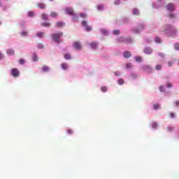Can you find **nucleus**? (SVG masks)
Masks as SVG:
<instances>
[{
	"instance_id": "33",
	"label": "nucleus",
	"mask_w": 179,
	"mask_h": 179,
	"mask_svg": "<svg viewBox=\"0 0 179 179\" xmlns=\"http://www.w3.org/2000/svg\"><path fill=\"white\" fill-rule=\"evenodd\" d=\"M126 68H127V69H129L132 68V64L131 63H127L126 64Z\"/></svg>"
},
{
	"instance_id": "9",
	"label": "nucleus",
	"mask_w": 179,
	"mask_h": 179,
	"mask_svg": "<svg viewBox=\"0 0 179 179\" xmlns=\"http://www.w3.org/2000/svg\"><path fill=\"white\" fill-rule=\"evenodd\" d=\"M145 54H152L153 52V49L150 47H147L144 49Z\"/></svg>"
},
{
	"instance_id": "37",
	"label": "nucleus",
	"mask_w": 179,
	"mask_h": 179,
	"mask_svg": "<svg viewBox=\"0 0 179 179\" xmlns=\"http://www.w3.org/2000/svg\"><path fill=\"white\" fill-rule=\"evenodd\" d=\"M160 105H159V103H156L154 105V108L155 110H158V108H159Z\"/></svg>"
},
{
	"instance_id": "40",
	"label": "nucleus",
	"mask_w": 179,
	"mask_h": 179,
	"mask_svg": "<svg viewBox=\"0 0 179 179\" xmlns=\"http://www.w3.org/2000/svg\"><path fill=\"white\" fill-rule=\"evenodd\" d=\"M156 69H157V71H160V69H162V65H157Z\"/></svg>"
},
{
	"instance_id": "52",
	"label": "nucleus",
	"mask_w": 179,
	"mask_h": 179,
	"mask_svg": "<svg viewBox=\"0 0 179 179\" xmlns=\"http://www.w3.org/2000/svg\"><path fill=\"white\" fill-rule=\"evenodd\" d=\"M101 33H102L103 34H107V31H106V30H101Z\"/></svg>"
},
{
	"instance_id": "17",
	"label": "nucleus",
	"mask_w": 179,
	"mask_h": 179,
	"mask_svg": "<svg viewBox=\"0 0 179 179\" xmlns=\"http://www.w3.org/2000/svg\"><path fill=\"white\" fill-rule=\"evenodd\" d=\"M41 19H43V20H48V15H47V14H42L41 15Z\"/></svg>"
},
{
	"instance_id": "27",
	"label": "nucleus",
	"mask_w": 179,
	"mask_h": 179,
	"mask_svg": "<svg viewBox=\"0 0 179 179\" xmlns=\"http://www.w3.org/2000/svg\"><path fill=\"white\" fill-rule=\"evenodd\" d=\"M65 59H71V55L69 53H66L64 55Z\"/></svg>"
},
{
	"instance_id": "20",
	"label": "nucleus",
	"mask_w": 179,
	"mask_h": 179,
	"mask_svg": "<svg viewBox=\"0 0 179 179\" xmlns=\"http://www.w3.org/2000/svg\"><path fill=\"white\" fill-rule=\"evenodd\" d=\"M62 69L66 70L68 69V64L66 63H63L61 64Z\"/></svg>"
},
{
	"instance_id": "45",
	"label": "nucleus",
	"mask_w": 179,
	"mask_h": 179,
	"mask_svg": "<svg viewBox=\"0 0 179 179\" xmlns=\"http://www.w3.org/2000/svg\"><path fill=\"white\" fill-rule=\"evenodd\" d=\"M169 17L170 19H174V17H176V15L174 14H170Z\"/></svg>"
},
{
	"instance_id": "30",
	"label": "nucleus",
	"mask_w": 179,
	"mask_h": 179,
	"mask_svg": "<svg viewBox=\"0 0 179 179\" xmlns=\"http://www.w3.org/2000/svg\"><path fill=\"white\" fill-rule=\"evenodd\" d=\"M165 89H164V86H163V85H161L160 87H159V92H161V93H163V92H165Z\"/></svg>"
},
{
	"instance_id": "16",
	"label": "nucleus",
	"mask_w": 179,
	"mask_h": 179,
	"mask_svg": "<svg viewBox=\"0 0 179 179\" xmlns=\"http://www.w3.org/2000/svg\"><path fill=\"white\" fill-rule=\"evenodd\" d=\"M32 59L34 62L38 61V58L37 57V55L36 53L33 54Z\"/></svg>"
},
{
	"instance_id": "39",
	"label": "nucleus",
	"mask_w": 179,
	"mask_h": 179,
	"mask_svg": "<svg viewBox=\"0 0 179 179\" xmlns=\"http://www.w3.org/2000/svg\"><path fill=\"white\" fill-rule=\"evenodd\" d=\"M24 62H26V61H24V59H21L19 61V63L20 64V65H23V64H24Z\"/></svg>"
},
{
	"instance_id": "14",
	"label": "nucleus",
	"mask_w": 179,
	"mask_h": 179,
	"mask_svg": "<svg viewBox=\"0 0 179 179\" xmlns=\"http://www.w3.org/2000/svg\"><path fill=\"white\" fill-rule=\"evenodd\" d=\"M56 27H64V26H65V23L62 22H57L56 23Z\"/></svg>"
},
{
	"instance_id": "8",
	"label": "nucleus",
	"mask_w": 179,
	"mask_h": 179,
	"mask_svg": "<svg viewBox=\"0 0 179 179\" xmlns=\"http://www.w3.org/2000/svg\"><path fill=\"white\" fill-rule=\"evenodd\" d=\"M73 45L74 48H76V50H82V45H80V43H79L78 41L74 42Z\"/></svg>"
},
{
	"instance_id": "53",
	"label": "nucleus",
	"mask_w": 179,
	"mask_h": 179,
	"mask_svg": "<svg viewBox=\"0 0 179 179\" xmlns=\"http://www.w3.org/2000/svg\"><path fill=\"white\" fill-rule=\"evenodd\" d=\"M175 104H176V106L178 107V106H179V101H176V102H175Z\"/></svg>"
},
{
	"instance_id": "34",
	"label": "nucleus",
	"mask_w": 179,
	"mask_h": 179,
	"mask_svg": "<svg viewBox=\"0 0 179 179\" xmlns=\"http://www.w3.org/2000/svg\"><path fill=\"white\" fill-rule=\"evenodd\" d=\"M117 83H119V85H124V80L122 78L119 79Z\"/></svg>"
},
{
	"instance_id": "6",
	"label": "nucleus",
	"mask_w": 179,
	"mask_h": 179,
	"mask_svg": "<svg viewBox=\"0 0 179 179\" xmlns=\"http://www.w3.org/2000/svg\"><path fill=\"white\" fill-rule=\"evenodd\" d=\"M144 29H145V25H143V24H139L138 29H134L133 31H134V33H139L141 31L143 30Z\"/></svg>"
},
{
	"instance_id": "35",
	"label": "nucleus",
	"mask_w": 179,
	"mask_h": 179,
	"mask_svg": "<svg viewBox=\"0 0 179 179\" xmlns=\"http://www.w3.org/2000/svg\"><path fill=\"white\" fill-rule=\"evenodd\" d=\"M120 30L113 31L114 36H118V34H120Z\"/></svg>"
},
{
	"instance_id": "2",
	"label": "nucleus",
	"mask_w": 179,
	"mask_h": 179,
	"mask_svg": "<svg viewBox=\"0 0 179 179\" xmlns=\"http://www.w3.org/2000/svg\"><path fill=\"white\" fill-rule=\"evenodd\" d=\"M63 36H64V34L61 31L52 34V41H55V43H57V44H59V43H61L60 39L62 38V37H63Z\"/></svg>"
},
{
	"instance_id": "49",
	"label": "nucleus",
	"mask_w": 179,
	"mask_h": 179,
	"mask_svg": "<svg viewBox=\"0 0 179 179\" xmlns=\"http://www.w3.org/2000/svg\"><path fill=\"white\" fill-rule=\"evenodd\" d=\"M3 58H5V56L3 55V54L0 52V59H3Z\"/></svg>"
},
{
	"instance_id": "36",
	"label": "nucleus",
	"mask_w": 179,
	"mask_h": 179,
	"mask_svg": "<svg viewBox=\"0 0 179 179\" xmlns=\"http://www.w3.org/2000/svg\"><path fill=\"white\" fill-rule=\"evenodd\" d=\"M97 9H99V10H101V9H104V6L99 5L97 6Z\"/></svg>"
},
{
	"instance_id": "21",
	"label": "nucleus",
	"mask_w": 179,
	"mask_h": 179,
	"mask_svg": "<svg viewBox=\"0 0 179 179\" xmlns=\"http://www.w3.org/2000/svg\"><path fill=\"white\" fill-rule=\"evenodd\" d=\"M50 16L51 17H57V16H58V13L57 12L53 11L50 13Z\"/></svg>"
},
{
	"instance_id": "25",
	"label": "nucleus",
	"mask_w": 179,
	"mask_h": 179,
	"mask_svg": "<svg viewBox=\"0 0 179 179\" xmlns=\"http://www.w3.org/2000/svg\"><path fill=\"white\" fill-rule=\"evenodd\" d=\"M175 117H176V113H174V112L169 113V117L170 118H174Z\"/></svg>"
},
{
	"instance_id": "42",
	"label": "nucleus",
	"mask_w": 179,
	"mask_h": 179,
	"mask_svg": "<svg viewBox=\"0 0 179 179\" xmlns=\"http://www.w3.org/2000/svg\"><path fill=\"white\" fill-rule=\"evenodd\" d=\"M28 15H29V16L30 17H32V16H34V13H33V12H29V13H28Z\"/></svg>"
},
{
	"instance_id": "55",
	"label": "nucleus",
	"mask_w": 179,
	"mask_h": 179,
	"mask_svg": "<svg viewBox=\"0 0 179 179\" xmlns=\"http://www.w3.org/2000/svg\"><path fill=\"white\" fill-rule=\"evenodd\" d=\"M51 2H52V1H54V0H50Z\"/></svg>"
},
{
	"instance_id": "56",
	"label": "nucleus",
	"mask_w": 179,
	"mask_h": 179,
	"mask_svg": "<svg viewBox=\"0 0 179 179\" xmlns=\"http://www.w3.org/2000/svg\"><path fill=\"white\" fill-rule=\"evenodd\" d=\"M0 24H1V22H0Z\"/></svg>"
},
{
	"instance_id": "7",
	"label": "nucleus",
	"mask_w": 179,
	"mask_h": 179,
	"mask_svg": "<svg viewBox=\"0 0 179 179\" xmlns=\"http://www.w3.org/2000/svg\"><path fill=\"white\" fill-rule=\"evenodd\" d=\"M82 24H83V26H84V27H85L86 31H91L92 27L87 25V21H83Z\"/></svg>"
},
{
	"instance_id": "5",
	"label": "nucleus",
	"mask_w": 179,
	"mask_h": 179,
	"mask_svg": "<svg viewBox=\"0 0 179 179\" xmlns=\"http://www.w3.org/2000/svg\"><path fill=\"white\" fill-rule=\"evenodd\" d=\"M11 75L13 76V78H17L19 77V75H20V73L19 72V69L14 68L11 70Z\"/></svg>"
},
{
	"instance_id": "3",
	"label": "nucleus",
	"mask_w": 179,
	"mask_h": 179,
	"mask_svg": "<svg viewBox=\"0 0 179 179\" xmlns=\"http://www.w3.org/2000/svg\"><path fill=\"white\" fill-rule=\"evenodd\" d=\"M66 13L67 15H70V16H73V22H76V17H75V14H74V13H73V8H67L66 9Z\"/></svg>"
},
{
	"instance_id": "4",
	"label": "nucleus",
	"mask_w": 179,
	"mask_h": 179,
	"mask_svg": "<svg viewBox=\"0 0 179 179\" xmlns=\"http://www.w3.org/2000/svg\"><path fill=\"white\" fill-rule=\"evenodd\" d=\"M131 40L130 38H124L123 36H120L117 38V43H131Z\"/></svg>"
},
{
	"instance_id": "28",
	"label": "nucleus",
	"mask_w": 179,
	"mask_h": 179,
	"mask_svg": "<svg viewBox=\"0 0 179 179\" xmlns=\"http://www.w3.org/2000/svg\"><path fill=\"white\" fill-rule=\"evenodd\" d=\"M44 34H45L44 32H38L36 36L37 37L41 38L43 37V36H44Z\"/></svg>"
},
{
	"instance_id": "54",
	"label": "nucleus",
	"mask_w": 179,
	"mask_h": 179,
	"mask_svg": "<svg viewBox=\"0 0 179 179\" xmlns=\"http://www.w3.org/2000/svg\"><path fill=\"white\" fill-rule=\"evenodd\" d=\"M1 6H2V3H0V8H1Z\"/></svg>"
},
{
	"instance_id": "1",
	"label": "nucleus",
	"mask_w": 179,
	"mask_h": 179,
	"mask_svg": "<svg viewBox=\"0 0 179 179\" xmlns=\"http://www.w3.org/2000/svg\"><path fill=\"white\" fill-rule=\"evenodd\" d=\"M176 29L171 24L165 25L160 31V34H168L171 36V33H176Z\"/></svg>"
},
{
	"instance_id": "38",
	"label": "nucleus",
	"mask_w": 179,
	"mask_h": 179,
	"mask_svg": "<svg viewBox=\"0 0 179 179\" xmlns=\"http://www.w3.org/2000/svg\"><path fill=\"white\" fill-rule=\"evenodd\" d=\"M22 36H29V32L28 31H22L21 32Z\"/></svg>"
},
{
	"instance_id": "48",
	"label": "nucleus",
	"mask_w": 179,
	"mask_h": 179,
	"mask_svg": "<svg viewBox=\"0 0 179 179\" xmlns=\"http://www.w3.org/2000/svg\"><path fill=\"white\" fill-rule=\"evenodd\" d=\"M159 56L162 57V58H164V53L159 52Z\"/></svg>"
},
{
	"instance_id": "11",
	"label": "nucleus",
	"mask_w": 179,
	"mask_h": 179,
	"mask_svg": "<svg viewBox=\"0 0 179 179\" xmlns=\"http://www.w3.org/2000/svg\"><path fill=\"white\" fill-rule=\"evenodd\" d=\"M97 42H92L90 43L91 48H93V50H97Z\"/></svg>"
},
{
	"instance_id": "10",
	"label": "nucleus",
	"mask_w": 179,
	"mask_h": 179,
	"mask_svg": "<svg viewBox=\"0 0 179 179\" xmlns=\"http://www.w3.org/2000/svg\"><path fill=\"white\" fill-rule=\"evenodd\" d=\"M166 9L169 10L170 12H172V10H174V5L173 3H170L166 6Z\"/></svg>"
},
{
	"instance_id": "50",
	"label": "nucleus",
	"mask_w": 179,
	"mask_h": 179,
	"mask_svg": "<svg viewBox=\"0 0 179 179\" xmlns=\"http://www.w3.org/2000/svg\"><path fill=\"white\" fill-rule=\"evenodd\" d=\"M166 87H173V85H171V83H168V84L166 85Z\"/></svg>"
},
{
	"instance_id": "13",
	"label": "nucleus",
	"mask_w": 179,
	"mask_h": 179,
	"mask_svg": "<svg viewBox=\"0 0 179 179\" xmlns=\"http://www.w3.org/2000/svg\"><path fill=\"white\" fill-rule=\"evenodd\" d=\"M131 52L129 51H126L124 52L123 57L124 58H131Z\"/></svg>"
},
{
	"instance_id": "15",
	"label": "nucleus",
	"mask_w": 179,
	"mask_h": 179,
	"mask_svg": "<svg viewBox=\"0 0 179 179\" xmlns=\"http://www.w3.org/2000/svg\"><path fill=\"white\" fill-rule=\"evenodd\" d=\"M37 6L39 9H44L45 8V4H44V3H39L37 4Z\"/></svg>"
},
{
	"instance_id": "43",
	"label": "nucleus",
	"mask_w": 179,
	"mask_h": 179,
	"mask_svg": "<svg viewBox=\"0 0 179 179\" xmlns=\"http://www.w3.org/2000/svg\"><path fill=\"white\" fill-rule=\"evenodd\" d=\"M43 47H44V45H43V43L38 44V48H43Z\"/></svg>"
},
{
	"instance_id": "51",
	"label": "nucleus",
	"mask_w": 179,
	"mask_h": 179,
	"mask_svg": "<svg viewBox=\"0 0 179 179\" xmlns=\"http://www.w3.org/2000/svg\"><path fill=\"white\" fill-rule=\"evenodd\" d=\"M169 66H173V62H169L168 63Z\"/></svg>"
},
{
	"instance_id": "22",
	"label": "nucleus",
	"mask_w": 179,
	"mask_h": 179,
	"mask_svg": "<svg viewBox=\"0 0 179 179\" xmlns=\"http://www.w3.org/2000/svg\"><path fill=\"white\" fill-rule=\"evenodd\" d=\"M133 15H139V10L136 9V8H134L133 9Z\"/></svg>"
},
{
	"instance_id": "19",
	"label": "nucleus",
	"mask_w": 179,
	"mask_h": 179,
	"mask_svg": "<svg viewBox=\"0 0 179 179\" xmlns=\"http://www.w3.org/2000/svg\"><path fill=\"white\" fill-rule=\"evenodd\" d=\"M41 26H43V27H50L51 24H50V22H43L41 24Z\"/></svg>"
},
{
	"instance_id": "31",
	"label": "nucleus",
	"mask_w": 179,
	"mask_h": 179,
	"mask_svg": "<svg viewBox=\"0 0 179 179\" xmlns=\"http://www.w3.org/2000/svg\"><path fill=\"white\" fill-rule=\"evenodd\" d=\"M174 48L176 50V51H178L179 50V43H176L174 44Z\"/></svg>"
},
{
	"instance_id": "29",
	"label": "nucleus",
	"mask_w": 179,
	"mask_h": 179,
	"mask_svg": "<svg viewBox=\"0 0 179 179\" xmlns=\"http://www.w3.org/2000/svg\"><path fill=\"white\" fill-rule=\"evenodd\" d=\"M101 92H103V93H106V92H107V87L106 86H103L101 87Z\"/></svg>"
},
{
	"instance_id": "24",
	"label": "nucleus",
	"mask_w": 179,
	"mask_h": 179,
	"mask_svg": "<svg viewBox=\"0 0 179 179\" xmlns=\"http://www.w3.org/2000/svg\"><path fill=\"white\" fill-rule=\"evenodd\" d=\"M50 71V69L47 66H44L43 67V72H48Z\"/></svg>"
},
{
	"instance_id": "46",
	"label": "nucleus",
	"mask_w": 179,
	"mask_h": 179,
	"mask_svg": "<svg viewBox=\"0 0 179 179\" xmlns=\"http://www.w3.org/2000/svg\"><path fill=\"white\" fill-rule=\"evenodd\" d=\"M114 73H115V76H120L121 75L120 71H115Z\"/></svg>"
},
{
	"instance_id": "26",
	"label": "nucleus",
	"mask_w": 179,
	"mask_h": 179,
	"mask_svg": "<svg viewBox=\"0 0 179 179\" xmlns=\"http://www.w3.org/2000/svg\"><path fill=\"white\" fill-rule=\"evenodd\" d=\"M166 130L168 132H172V131H174V127H169Z\"/></svg>"
},
{
	"instance_id": "41",
	"label": "nucleus",
	"mask_w": 179,
	"mask_h": 179,
	"mask_svg": "<svg viewBox=\"0 0 179 179\" xmlns=\"http://www.w3.org/2000/svg\"><path fill=\"white\" fill-rule=\"evenodd\" d=\"M152 128H157V123L153 122V123H152Z\"/></svg>"
},
{
	"instance_id": "44",
	"label": "nucleus",
	"mask_w": 179,
	"mask_h": 179,
	"mask_svg": "<svg viewBox=\"0 0 179 179\" xmlns=\"http://www.w3.org/2000/svg\"><path fill=\"white\" fill-rule=\"evenodd\" d=\"M67 133H68L69 135H71V134H73V131H72V129H69V130H67Z\"/></svg>"
},
{
	"instance_id": "18",
	"label": "nucleus",
	"mask_w": 179,
	"mask_h": 179,
	"mask_svg": "<svg viewBox=\"0 0 179 179\" xmlns=\"http://www.w3.org/2000/svg\"><path fill=\"white\" fill-rule=\"evenodd\" d=\"M155 42L157 44H160L162 43V39L159 37H156L155 39Z\"/></svg>"
},
{
	"instance_id": "47",
	"label": "nucleus",
	"mask_w": 179,
	"mask_h": 179,
	"mask_svg": "<svg viewBox=\"0 0 179 179\" xmlns=\"http://www.w3.org/2000/svg\"><path fill=\"white\" fill-rule=\"evenodd\" d=\"M114 4H115V5H120V0H115V1H114Z\"/></svg>"
},
{
	"instance_id": "23",
	"label": "nucleus",
	"mask_w": 179,
	"mask_h": 179,
	"mask_svg": "<svg viewBox=\"0 0 179 179\" xmlns=\"http://www.w3.org/2000/svg\"><path fill=\"white\" fill-rule=\"evenodd\" d=\"M80 16L83 19H85V18L87 17V15L86 13H80Z\"/></svg>"
},
{
	"instance_id": "12",
	"label": "nucleus",
	"mask_w": 179,
	"mask_h": 179,
	"mask_svg": "<svg viewBox=\"0 0 179 179\" xmlns=\"http://www.w3.org/2000/svg\"><path fill=\"white\" fill-rule=\"evenodd\" d=\"M6 54H8V55H15V50H13V49H8Z\"/></svg>"
},
{
	"instance_id": "32",
	"label": "nucleus",
	"mask_w": 179,
	"mask_h": 179,
	"mask_svg": "<svg viewBox=\"0 0 179 179\" xmlns=\"http://www.w3.org/2000/svg\"><path fill=\"white\" fill-rule=\"evenodd\" d=\"M136 62H141V61H142V57L139 56L136 57Z\"/></svg>"
}]
</instances>
